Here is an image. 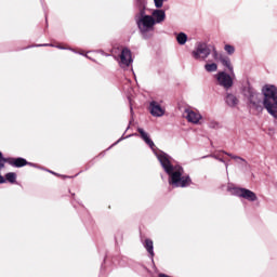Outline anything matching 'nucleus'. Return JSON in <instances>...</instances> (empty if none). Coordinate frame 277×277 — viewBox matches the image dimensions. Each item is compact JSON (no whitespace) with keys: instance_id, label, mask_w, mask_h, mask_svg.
Masks as SVG:
<instances>
[{"instance_id":"f257e3e1","label":"nucleus","mask_w":277,"mask_h":277,"mask_svg":"<svg viewBox=\"0 0 277 277\" xmlns=\"http://www.w3.org/2000/svg\"><path fill=\"white\" fill-rule=\"evenodd\" d=\"M156 157L166 174H168V183L171 187L185 188L192 185L189 174L185 173V169L181 164H174L170 155L159 150V153H156Z\"/></svg>"},{"instance_id":"f03ea898","label":"nucleus","mask_w":277,"mask_h":277,"mask_svg":"<svg viewBox=\"0 0 277 277\" xmlns=\"http://www.w3.org/2000/svg\"><path fill=\"white\" fill-rule=\"evenodd\" d=\"M135 21L142 38L148 40L153 38L155 26L166 22V11L163 9H154L151 14L148 15L146 14V6L141 5Z\"/></svg>"},{"instance_id":"7ed1b4c3","label":"nucleus","mask_w":277,"mask_h":277,"mask_svg":"<svg viewBox=\"0 0 277 277\" xmlns=\"http://www.w3.org/2000/svg\"><path fill=\"white\" fill-rule=\"evenodd\" d=\"M263 94V107L273 116V118L277 119V87L274 84H265L262 88Z\"/></svg>"},{"instance_id":"20e7f679","label":"nucleus","mask_w":277,"mask_h":277,"mask_svg":"<svg viewBox=\"0 0 277 277\" xmlns=\"http://www.w3.org/2000/svg\"><path fill=\"white\" fill-rule=\"evenodd\" d=\"M241 93L247 97L252 109H256L258 111L263 110V97H261V94L256 92V90H254L250 83H247L242 87Z\"/></svg>"},{"instance_id":"39448f33","label":"nucleus","mask_w":277,"mask_h":277,"mask_svg":"<svg viewBox=\"0 0 277 277\" xmlns=\"http://www.w3.org/2000/svg\"><path fill=\"white\" fill-rule=\"evenodd\" d=\"M227 192L230 193L232 196H237L238 198H243L245 200H248V202H256L259 200V197H256V194L248 188H241L237 187L233 184H229L227 186Z\"/></svg>"},{"instance_id":"423d86ee","label":"nucleus","mask_w":277,"mask_h":277,"mask_svg":"<svg viewBox=\"0 0 277 277\" xmlns=\"http://www.w3.org/2000/svg\"><path fill=\"white\" fill-rule=\"evenodd\" d=\"M213 47L207 45V43H197L192 52L194 60L205 62L209 55H213Z\"/></svg>"},{"instance_id":"0eeeda50","label":"nucleus","mask_w":277,"mask_h":277,"mask_svg":"<svg viewBox=\"0 0 277 277\" xmlns=\"http://www.w3.org/2000/svg\"><path fill=\"white\" fill-rule=\"evenodd\" d=\"M5 163H9V166H12L13 168H25L29 161L25 158H5L3 157V153L0 151V170H3L5 168Z\"/></svg>"},{"instance_id":"6e6552de","label":"nucleus","mask_w":277,"mask_h":277,"mask_svg":"<svg viewBox=\"0 0 277 277\" xmlns=\"http://www.w3.org/2000/svg\"><path fill=\"white\" fill-rule=\"evenodd\" d=\"M212 57H214L215 62H220L222 66L227 68L232 77H235V70L233 68V63L230 62V57L217 53V50H215V48H212Z\"/></svg>"},{"instance_id":"1a4fd4ad","label":"nucleus","mask_w":277,"mask_h":277,"mask_svg":"<svg viewBox=\"0 0 277 277\" xmlns=\"http://www.w3.org/2000/svg\"><path fill=\"white\" fill-rule=\"evenodd\" d=\"M217 84L224 90H230L233 88V76L227 74L226 71H219L215 76Z\"/></svg>"},{"instance_id":"9d476101","label":"nucleus","mask_w":277,"mask_h":277,"mask_svg":"<svg viewBox=\"0 0 277 277\" xmlns=\"http://www.w3.org/2000/svg\"><path fill=\"white\" fill-rule=\"evenodd\" d=\"M184 118L187 120V122H190V124H200L202 115L197 109L185 108L184 109Z\"/></svg>"},{"instance_id":"9b49d317","label":"nucleus","mask_w":277,"mask_h":277,"mask_svg":"<svg viewBox=\"0 0 277 277\" xmlns=\"http://www.w3.org/2000/svg\"><path fill=\"white\" fill-rule=\"evenodd\" d=\"M133 64V56L131 55V50L129 48H123L119 55V66L120 68H129Z\"/></svg>"},{"instance_id":"f8f14e48","label":"nucleus","mask_w":277,"mask_h":277,"mask_svg":"<svg viewBox=\"0 0 277 277\" xmlns=\"http://www.w3.org/2000/svg\"><path fill=\"white\" fill-rule=\"evenodd\" d=\"M149 114H151L154 118H161V116L166 115V108L161 107L159 102L151 101L149 103Z\"/></svg>"},{"instance_id":"ddd939ff","label":"nucleus","mask_w":277,"mask_h":277,"mask_svg":"<svg viewBox=\"0 0 277 277\" xmlns=\"http://www.w3.org/2000/svg\"><path fill=\"white\" fill-rule=\"evenodd\" d=\"M137 132L140 133V137L145 142V144H147V146H149V148L154 150L155 155L156 153H159V151H155V142H153V140L150 138V135L146 131H144V129L138 128Z\"/></svg>"},{"instance_id":"4468645a","label":"nucleus","mask_w":277,"mask_h":277,"mask_svg":"<svg viewBox=\"0 0 277 277\" xmlns=\"http://www.w3.org/2000/svg\"><path fill=\"white\" fill-rule=\"evenodd\" d=\"M37 47H52L55 49H60L61 51H72V53H79V55H84V57L90 58V56H88V54H83V52H78L72 48H66V47H62V45H55L53 43H43V44H38Z\"/></svg>"},{"instance_id":"2eb2a0df","label":"nucleus","mask_w":277,"mask_h":277,"mask_svg":"<svg viewBox=\"0 0 277 277\" xmlns=\"http://www.w3.org/2000/svg\"><path fill=\"white\" fill-rule=\"evenodd\" d=\"M225 103L228 105V107H237L239 105V100L235 94L233 93H227L225 96Z\"/></svg>"},{"instance_id":"dca6fc26","label":"nucleus","mask_w":277,"mask_h":277,"mask_svg":"<svg viewBox=\"0 0 277 277\" xmlns=\"http://www.w3.org/2000/svg\"><path fill=\"white\" fill-rule=\"evenodd\" d=\"M145 250H147L151 261L155 258V246L153 243V240H150L149 238L145 239L144 243H143Z\"/></svg>"},{"instance_id":"f3484780","label":"nucleus","mask_w":277,"mask_h":277,"mask_svg":"<svg viewBox=\"0 0 277 277\" xmlns=\"http://www.w3.org/2000/svg\"><path fill=\"white\" fill-rule=\"evenodd\" d=\"M223 155H227V157H230V159H234V161H236V163H239L240 166H245V168L248 166V161H246V159L239 157V156H236V155H233L230 153H227L225 150H222Z\"/></svg>"},{"instance_id":"a211bd4d","label":"nucleus","mask_w":277,"mask_h":277,"mask_svg":"<svg viewBox=\"0 0 277 277\" xmlns=\"http://www.w3.org/2000/svg\"><path fill=\"white\" fill-rule=\"evenodd\" d=\"M175 38H176L177 44H180L181 47L187 43V34L185 32L175 34Z\"/></svg>"},{"instance_id":"6ab92c4d","label":"nucleus","mask_w":277,"mask_h":277,"mask_svg":"<svg viewBox=\"0 0 277 277\" xmlns=\"http://www.w3.org/2000/svg\"><path fill=\"white\" fill-rule=\"evenodd\" d=\"M205 70L206 72H217V65L215 63H207Z\"/></svg>"},{"instance_id":"aec40b11","label":"nucleus","mask_w":277,"mask_h":277,"mask_svg":"<svg viewBox=\"0 0 277 277\" xmlns=\"http://www.w3.org/2000/svg\"><path fill=\"white\" fill-rule=\"evenodd\" d=\"M5 181H8L9 183H16V173L14 172L6 173Z\"/></svg>"},{"instance_id":"412c9836","label":"nucleus","mask_w":277,"mask_h":277,"mask_svg":"<svg viewBox=\"0 0 277 277\" xmlns=\"http://www.w3.org/2000/svg\"><path fill=\"white\" fill-rule=\"evenodd\" d=\"M224 51L227 52V55H233L235 53V48L230 44H225Z\"/></svg>"},{"instance_id":"4be33fe9","label":"nucleus","mask_w":277,"mask_h":277,"mask_svg":"<svg viewBox=\"0 0 277 277\" xmlns=\"http://www.w3.org/2000/svg\"><path fill=\"white\" fill-rule=\"evenodd\" d=\"M163 0H154V5L156 10H161V8H163Z\"/></svg>"},{"instance_id":"5701e85b","label":"nucleus","mask_w":277,"mask_h":277,"mask_svg":"<svg viewBox=\"0 0 277 277\" xmlns=\"http://www.w3.org/2000/svg\"><path fill=\"white\" fill-rule=\"evenodd\" d=\"M210 157H213V159H216L221 163H224L226 170H228V163L226 161H224V158H220L219 156H215V155H210Z\"/></svg>"},{"instance_id":"b1692460","label":"nucleus","mask_w":277,"mask_h":277,"mask_svg":"<svg viewBox=\"0 0 277 277\" xmlns=\"http://www.w3.org/2000/svg\"><path fill=\"white\" fill-rule=\"evenodd\" d=\"M133 135H137V134H130L128 136H121L116 143L113 144V146H116L117 144H120V142H122V140H127L128 137H133Z\"/></svg>"},{"instance_id":"393cba45","label":"nucleus","mask_w":277,"mask_h":277,"mask_svg":"<svg viewBox=\"0 0 277 277\" xmlns=\"http://www.w3.org/2000/svg\"><path fill=\"white\" fill-rule=\"evenodd\" d=\"M209 127H210V129H217L219 123H217V121H210Z\"/></svg>"},{"instance_id":"a878e982","label":"nucleus","mask_w":277,"mask_h":277,"mask_svg":"<svg viewBox=\"0 0 277 277\" xmlns=\"http://www.w3.org/2000/svg\"><path fill=\"white\" fill-rule=\"evenodd\" d=\"M3 183H5V177H3V175H1V173H0V185Z\"/></svg>"},{"instance_id":"bb28decb","label":"nucleus","mask_w":277,"mask_h":277,"mask_svg":"<svg viewBox=\"0 0 277 277\" xmlns=\"http://www.w3.org/2000/svg\"><path fill=\"white\" fill-rule=\"evenodd\" d=\"M27 166H31V168H38V164L32 163V162H28Z\"/></svg>"},{"instance_id":"cd10ccee","label":"nucleus","mask_w":277,"mask_h":277,"mask_svg":"<svg viewBox=\"0 0 277 277\" xmlns=\"http://www.w3.org/2000/svg\"><path fill=\"white\" fill-rule=\"evenodd\" d=\"M51 174H55V172H53V171H49Z\"/></svg>"},{"instance_id":"c85d7f7f","label":"nucleus","mask_w":277,"mask_h":277,"mask_svg":"<svg viewBox=\"0 0 277 277\" xmlns=\"http://www.w3.org/2000/svg\"><path fill=\"white\" fill-rule=\"evenodd\" d=\"M207 157H209V156H205L203 159H206Z\"/></svg>"},{"instance_id":"c756f323","label":"nucleus","mask_w":277,"mask_h":277,"mask_svg":"<svg viewBox=\"0 0 277 277\" xmlns=\"http://www.w3.org/2000/svg\"><path fill=\"white\" fill-rule=\"evenodd\" d=\"M163 2L168 1V0H162Z\"/></svg>"},{"instance_id":"7c9ffc66","label":"nucleus","mask_w":277,"mask_h":277,"mask_svg":"<svg viewBox=\"0 0 277 277\" xmlns=\"http://www.w3.org/2000/svg\"><path fill=\"white\" fill-rule=\"evenodd\" d=\"M114 145H111L109 148H113Z\"/></svg>"}]
</instances>
